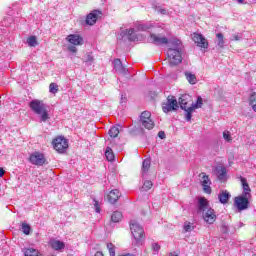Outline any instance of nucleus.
I'll list each match as a JSON object with an SVG mask.
<instances>
[{
  "label": "nucleus",
  "instance_id": "obj_35",
  "mask_svg": "<svg viewBox=\"0 0 256 256\" xmlns=\"http://www.w3.org/2000/svg\"><path fill=\"white\" fill-rule=\"evenodd\" d=\"M216 37L218 39V47H220V49H223V47L225 45V40L223 39V34L218 33V34H216Z\"/></svg>",
  "mask_w": 256,
  "mask_h": 256
},
{
  "label": "nucleus",
  "instance_id": "obj_26",
  "mask_svg": "<svg viewBox=\"0 0 256 256\" xmlns=\"http://www.w3.org/2000/svg\"><path fill=\"white\" fill-rule=\"evenodd\" d=\"M123 219V214L120 211H115L112 213L111 221L112 223H119Z\"/></svg>",
  "mask_w": 256,
  "mask_h": 256
},
{
  "label": "nucleus",
  "instance_id": "obj_6",
  "mask_svg": "<svg viewBox=\"0 0 256 256\" xmlns=\"http://www.w3.org/2000/svg\"><path fill=\"white\" fill-rule=\"evenodd\" d=\"M140 123L144 129L151 131L155 127V121L151 118V112L144 111L140 115Z\"/></svg>",
  "mask_w": 256,
  "mask_h": 256
},
{
  "label": "nucleus",
  "instance_id": "obj_23",
  "mask_svg": "<svg viewBox=\"0 0 256 256\" xmlns=\"http://www.w3.org/2000/svg\"><path fill=\"white\" fill-rule=\"evenodd\" d=\"M50 246L52 247V249H54L55 251H61V249H65V243L61 242L59 240H53L50 242Z\"/></svg>",
  "mask_w": 256,
  "mask_h": 256
},
{
  "label": "nucleus",
  "instance_id": "obj_37",
  "mask_svg": "<svg viewBox=\"0 0 256 256\" xmlns=\"http://www.w3.org/2000/svg\"><path fill=\"white\" fill-rule=\"evenodd\" d=\"M106 247L109 251L110 256H115V245H113V243H107Z\"/></svg>",
  "mask_w": 256,
  "mask_h": 256
},
{
  "label": "nucleus",
  "instance_id": "obj_4",
  "mask_svg": "<svg viewBox=\"0 0 256 256\" xmlns=\"http://www.w3.org/2000/svg\"><path fill=\"white\" fill-rule=\"evenodd\" d=\"M66 41L70 43V46H68V51L70 53H77V47L83 45L84 40L83 36L79 34H70L66 37Z\"/></svg>",
  "mask_w": 256,
  "mask_h": 256
},
{
  "label": "nucleus",
  "instance_id": "obj_18",
  "mask_svg": "<svg viewBox=\"0 0 256 256\" xmlns=\"http://www.w3.org/2000/svg\"><path fill=\"white\" fill-rule=\"evenodd\" d=\"M114 69H115L116 73H119L120 75H125L127 73V68H125V66H123L121 59L114 60Z\"/></svg>",
  "mask_w": 256,
  "mask_h": 256
},
{
  "label": "nucleus",
  "instance_id": "obj_7",
  "mask_svg": "<svg viewBox=\"0 0 256 256\" xmlns=\"http://www.w3.org/2000/svg\"><path fill=\"white\" fill-rule=\"evenodd\" d=\"M130 230L136 241H142V239H145V230H143V227L137 224V222L131 221Z\"/></svg>",
  "mask_w": 256,
  "mask_h": 256
},
{
  "label": "nucleus",
  "instance_id": "obj_15",
  "mask_svg": "<svg viewBox=\"0 0 256 256\" xmlns=\"http://www.w3.org/2000/svg\"><path fill=\"white\" fill-rule=\"evenodd\" d=\"M150 41L154 43V45H167V43H169L167 37H161L157 34H150Z\"/></svg>",
  "mask_w": 256,
  "mask_h": 256
},
{
  "label": "nucleus",
  "instance_id": "obj_46",
  "mask_svg": "<svg viewBox=\"0 0 256 256\" xmlns=\"http://www.w3.org/2000/svg\"><path fill=\"white\" fill-rule=\"evenodd\" d=\"M94 256H105V254L101 251H97Z\"/></svg>",
  "mask_w": 256,
  "mask_h": 256
},
{
  "label": "nucleus",
  "instance_id": "obj_50",
  "mask_svg": "<svg viewBox=\"0 0 256 256\" xmlns=\"http://www.w3.org/2000/svg\"><path fill=\"white\" fill-rule=\"evenodd\" d=\"M234 41H239V36L235 35L234 36Z\"/></svg>",
  "mask_w": 256,
  "mask_h": 256
},
{
  "label": "nucleus",
  "instance_id": "obj_5",
  "mask_svg": "<svg viewBox=\"0 0 256 256\" xmlns=\"http://www.w3.org/2000/svg\"><path fill=\"white\" fill-rule=\"evenodd\" d=\"M52 145L58 153H65L69 149V141L63 137L58 136L52 140Z\"/></svg>",
  "mask_w": 256,
  "mask_h": 256
},
{
  "label": "nucleus",
  "instance_id": "obj_12",
  "mask_svg": "<svg viewBox=\"0 0 256 256\" xmlns=\"http://www.w3.org/2000/svg\"><path fill=\"white\" fill-rule=\"evenodd\" d=\"M193 41L197 45V47H200L201 49H207L209 47V42L207 41V38L199 33H194L193 35Z\"/></svg>",
  "mask_w": 256,
  "mask_h": 256
},
{
  "label": "nucleus",
  "instance_id": "obj_43",
  "mask_svg": "<svg viewBox=\"0 0 256 256\" xmlns=\"http://www.w3.org/2000/svg\"><path fill=\"white\" fill-rule=\"evenodd\" d=\"M152 249H153V251H159V249H161V246L157 243H153L152 244Z\"/></svg>",
  "mask_w": 256,
  "mask_h": 256
},
{
  "label": "nucleus",
  "instance_id": "obj_11",
  "mask_svg": "<svg viewBox=\"0 0 256 256\" xmlns=\"http://www.w3.org/2000/svg\"><path fill=\"white\" fill-rule=\"evenodd\" d=\"M200 177L204 193H206L207 195H211V193H213V190L211 189V179H209V175H206L205 172H202L200 174Z\"/></svg>",
  "mask_w": 256,
  "mask_h": 256
},
{
  "label": "nucleus",
  "instance_id": "obj_45",
  "mask_svg": "<svg viewBox=\"0 0 256 256\" xmlns=\"http://www.w3.org/2000/svg\"><path fill=\"white\" fill-rule=\"evenodd\" d=\"M158 137H159L160 139H165V137H166L165 132H164V131H159V132H158Z\"/></svg>",
  "mask_w": 256,
  "mask_h": 256
},
{
  "label": "nucleus",
  "instance_id": "obj_49",
  "mask_svg": "<svg viewBox=\"0 0 256 256\" xmlns=\"http://www.w3.org/2000/svg\"><path fill=\"white\" fill-rule=\"evenodd\" d=\"M169 256H179V253H177V252H170Z\"/></svg>",
  "mask_w": 256,
  "mask_h": 256
},
{
  "label": "nucleus",
  "instance_id": "obj_21",
  "mask_svg": "<svg viewBox=\"0 0 256 256\" xmlns=\"http://www.w3.org/2000/svg\"><path fill=\"white\" fill-rule=\"evenodd\" d=\"M209 209V200H207V198L202 197L199 199L198 202V211H202L203 213H205V210Z\"/></svg>",
  "mask_w": 256,
  "mask_h": 256
},
{
  "label": "nucleus",
  "instance_id": "obj_30",
  "mask_svg": "<svg viewBox=\"0 0 256 256\" xmlns=\"http://www.w3.org/2000/svg\"><path fill=\"white\" fill-rule=\"evenodd\" d=\"M49 91L50 93H52L53 95L59 93V85H57V83L52 82L49 85Z\"/></svg>",
  "mask_w": 256,
  "mask_h": 256
},
{
  "label": "nucleus",
  "instance_id": "obj_19",
  "mask_svg": "<svg viewBox=\"0 0 256 256\" xmlns=\"http://www.w3.org/2000/svg\"><path fill=\"white\" fill-rule=\"evenodd\" d=\"M240 181L243 187L242 195H244L245 197H251V187H249L247 179L244 177H240Z\"/></svg>",
  "mask_w": 256,
  "mask_h": 256
},
{
  "label": "nucleus",
  "instance_id": "obj_47",
  "mask_svg": "<svg viewBox=\"0 0 256 256\" xmlns=\"http://www.w3.org/2000/svg\"><path fill=\"white\" fill-rule=\"evenodd\" d=\"M5 175V169L0 168V177H3Z\"/></svg>",
  "mask_w": 256,
  "mask_h": 256
},
{
  "label": "nucleus",
  "instance_id": "obj_36",
  "mask_svg": "<svg viewBox=\"0 0 256 256\" xmlns=\"http://www.w3.org/2000/svg\"><path fill=\"white\" fill-rule=\"evenodd\" d=\"M22 231L24 235H29V233H31V226L27 223H22Z\"/></svg>",
  "mask_w": 256,
  "mask_h": 256
},
{
  "label": "nucleus",
  "instance_id": "obj_9",
  "mask_svg": "<svg viewBox=\"0 0 256 256\" xmlns=\"http://www.w3.org/2000/svg\"><path fill=\"white\" fill-rule=\"evenodd\" d=\"M179 108V104L177 103V99L175 97L169 96L167 102L163 104L162 111L164 113H169L171 111H175Z\"/></svg>",
  "mask_w": 256,
  "mask_h": 256
},
{
  "label": "nucleus",
  "instance_id": "obj_48",
  "mask_svg": "<svg viewBox=\"0 0 256 256\" xmlns=\"http://www.w3.org/2000/svg\"><path fill=\"white\" fill-rule=\"evenodd\" d=\"M118 256H137V255L131 254V253H126V254H120Z\"/></svg>",
  "mask_w": 256,
  "mask_h": 256
},
{
  "label": "nucleus",
  "instance_id": "obj_32",
  "mask_svg": "<svg viewBox=\"0 0 256 256\" xmlns=\"http://www.w3.org/2000/svg\"><path fill=\"white\" fill-rule=\"evenodd\" d=\"M109 135L110 137H112L113 139H115L116 137H119V128L117 126H113L110 130H109Z\"/></svg>",
  "mask_w": 256,
  "mask_h": 256
},
{
  "label": "nucleus",
  "instance_id": "obj_27",
  "mask_svg": "<svg viewBox=\"0 0 256 256\" xmlns=\"http://www.w3.org/2000/svg\"><path fill=\"white\" fill-rule=\"evenodd\" d=\"M105 156H106L107 161L115 160V154L113 153V149H111V147L106 148Z\"/></svg>",
  "mask_w": 256,
  "mask_h": 256
},
{
  "label": "nucleus",
  "instance_id": "obj_3",
  "mask_svg": "<svg viewBox=\"0 0 256 256\" xmlns=\"http://www.w3.org/2000/svg\"><path fill=\"white\" fill-rule=\"evenodd\" d=\"M179 105L186 113V121H190L193 117V98L190 95L184 94L179 98Z\"/></svg>",
  "mask_w": 256,
  "mask_h": 256
},
{
  "label": "nucleus",
  "instance_id": "obj_14",
  "mask_svg": "<svg viewBox=\"0 0 256 256\" xmlns=\"http://www.w3.org/2000/svg\"><path fill=\"white\" fill-rule=\"evenodd\" d=\"M99 17H101V11H99V10L92 11L86 17V24L87 25H95V23H97V19H99Z\"/></svg>",
  "mask_w": 256,
  "mask_h": 256
},
{
  "label": "nucleus",
  "instance_id": "obj_29",
  "mask_svg": "<svg viewBox=\"0 0 256 256\" xmlns=\"http://www.w3.org/2000/svg\"><path fill=\"white\" fill-rule=\"evenodd\" d=\"M249 105H250V107H252L253 111H255V113H256V92H253L250 95Z\"/></svg>",
  "mask_w": 256,
  "mask_h": 256
},
{
  "label": "nucleus",
  "instance_id": "obj_10",
  "mask_svg": "<svg viewBox=\"0 0 256 256\" xmlns=\"http://www.w3.org/2000/svg\"><path fill=\"white\" fill-rule=\"evenodd\" d=\"M29 161L32 163V165H37L38 167H42V165H45V163H47L45 155L40 152L32 153L29 157Z\"/></svg>",
  "mask_w": 256,
  "mask_h": 256
},
{
  "label": "nucleus",
  "instance_id": "obj_20",
  "mask_svg": "<svg viewBox=\"0 0 256 256\" xmlns=\"http://www.w3.org/2000/svg\"><path fill=\"white\" fill-rule=\"evenodd\" d=\"M231 198V194L227 190H221L218 199L222 205H227L229 203V199Z\"/></svg>",
  "mask_w": 256,
  "mask_h": 256
},
{
  "label": "nucleus",
  "instance_id": "obj_31",
  "mask_svg": "<svg viewBox=\"0 0 256 256\" xmlns=\"http://www.w3.org/2000/svg\"><path fill=\"white\" fill-rule=\"evenodd\" d=\"M192 107H193V111H195V109H201L203 107V98L199 96L197 98L196 104L192 102Z\"/></svg>",
  "mask_w": 256,
  "mask_h": 256
},
{
  "label": "nucleus",
  "instance_id": "obj_38",
  "mask_svg": "<svg viewBox=\"0 0 256 256\" xmlns=\"http://www.w3.org/2000/svg\"><path fill=\"white\" fill-rule=\"evenodd\" d=\"M193 229H195V227L193 226V224H191V222H186L184 224V231L186 233H189V232L193 231Z\"/></svg>",
  "mask_w": 256,
  "mask_h": 256
},
{
  "label": "nucleus",
  "instance_id": "obj_41",
  "mask_svg": "<svg viewBox=\"0 0 256 256\" xmlns=\"http://www.w3.org/2000/svg\"><path fill=\"white\" fill-rule=\"evenodd\" d=\"M94 207L96 209V213H101V207L99 206V202L95 201Z\"/></svg>",
  "mask_w": 256,
  "mask_h": 256
},
{
  "label": "nucleus",
  "instance_id": "obj_25",
  "mask_svg": "<svg viewBox=\"0 0 256 256\" xmlns=\"http://www.w3.org/2000/svg\"><path fill=\"white\" fill-rule=\"evenodd\" d=\"M24 256H43V254H41L37 249L27 248L24 251Z\"/></svg>",
  "mask_w": 256,
  "mask_h": 256
},
{
  "label": "nucleus",
  "instance_id": "obj_8",
  "mask_svg": "<svg viewBox=\"0 0 256 256\" xmlns=\"http://www.w3.org/2000/svg\"><path fill=\"white\" fill-rule=\"evenodd\" d=\"M251 197L240 195L234 198V206L238 209V211H245L249 209V199Z\"/></svg>",
  "mask_w": 256,
  "mask_h": 256
},
{
  "label": "nucleus",
  "instance_id": "obj_28",
  "mask_svg": "<svg viewBox=\"0 0 256 256\" xmlns=\"http://www.w3.org/2000/svg\"><path fill=\"white\" fill-rule=\"evenodd\" d=\"M27 44L30 47H37L39 45V42H37V36H30L27 38Z\"/></svg>",
  "mask_w": 256,
  "mask_h": 256
},
{
  "label": "nucleus",
  "instance_id": "obj_40",
  "mask_svg": "<svg viewBox=\"0 0 256 256\" xmlns=\"http://www.w3.org/2000/svg\"><path fill=\"white\" fill-rule=\"evenodd\" d=\"M93 56H91L90 54H87L86 55V59H85V62L86 63H93Z\"/></svg>",
  "mask_w": 256,
  "mask_h": 256
},
{
  "label": "nucleus",
  "instance_id": "obj_39",
  "mask_svg": "<svg viewBox=\"0 0 256 256\" xmlns=\"http://www.w3.org/2000/svg\"><path fill=\"white\" fill-rule=\"evenodd\" d=\"M223 137H224L225 141H228V142L233 141V138L231 137V134L229 133V131L223 132Z\"/></svg>",
  "mask_w": 256,
  "mask_h": 256
},
{
  "label": "nucleus",
  "instance_id": "obj_51",
  "mask_svg": "<svg viewBox=\"0 0 256 256\" xmlns=\"http://www.w3.org/2000/svg\"><path fill=\"white\" fill-rule=\"evenodd\" d=\"M238 3H241V4H243V0H238Z\"/></svg>",
  "mask_w": 256,
  "mask_h": 256
},
{
  "label": "nucleus",
  "instance_id": "obj_24",
  "mask_svg": "<svg viewBox=\"0 0 256 256\" xmlns=\"http://www.w3.org/2000/svg\"><path fill=\"white\" fill-rule=\"evenodd\" d=\"M184 75L190 85H195L197 83V76H195V74L191 72H185Z\"/></svg>",
  "mask_w": 256,
  "mask_h": 256
},
{
  "label": "nucleus",
  "instance_id": "obj_33",
  "mask_svg": "<svg viewBox=\"0 0 256 256\" xmlns=\"http://www.w3.org/2000/svg\"><path fill=\"white\" fill-rule=\"evenodd\" d=\"M226 175H227V168L221 167L220 170H218L219 181H223V179H225Z\"/></svg>",
  "mask_w": 256,
  "mask_h": 256
},
{
  "label": "nucleus",
  "instance_id": "obj_44",
  "mask_svg": "<svg viewBox=\"0 0 256 256\" xmlns=\"http://www.w3.org/2000/svg\"><path fill=\"white\" fill-rule=\"evenodd\" d=\"M138 29H139V31H147V29H149V27H147L145 25H139Z\"/></svg>",
  "mask_w": 256,
  "mask_h": 256
},
{
  "label": "nucleus",
  "instance_id": "obj_34",
  "mask_svg": "<svg viewBox=\"0 0 256 256\" xmlns=\"http://www.w3.org/2000/svg\"><path fill=\"white\" fill-rule=\"evenodd\" d=\"M153 187V182L151 180H146L142 186V191H149Z\"/></svg>",
  "mask_w": 256,
  "mask_h": 256
},
{
  "label": "nucleus",
  "instance_id": "obj_1",
  "mask_svg": "<svg viewBox=\"0 0 256 256\" xmlns=\"http://www.w3.org/2000/svg\"><path fill=\"white\" fill-rule=\"evenodd\" d=\"M171 45L172 47L168 49L165 61L170 67H177V65H181V63H183L181 40H173Z\"/></svg>",
  "mask_w": 256,
  "mask_h": 256
},
{
  "label": "nucleus",
  "instance_id": "obj_42",
  "mask_svg": "<svg viewBox=\"0 0 256 256\" xmlns=\"http://www.w3.org/2000/svg\"><path fill=\"white\" fill-rule=\"evenodd\" d=\"M233 159H235V154L233 152H230L228 156L229 163H233Z\"/></svg>",
  "mask_w": 256,
  "mask_h": 256
},
{
  "label": "nucleus",
  "instance_id": "obj_16",
  "mask_svg": "<svg viewBox=\"0 0 256 256\" xmlns=\"http://www.w3.org/2000/svg\"><path fill=\"white\" fill-rule=\"evenodd\" d=\"M122 36L127 37L128 41L130 42L139 41V36H137L135 29L133 28L122 31Z\"/></svg>",
  "mask_w": 256,
  "mask_h": 256
},
{
  "label": "nucleus",
  "instance_id": "obj_2",
  "mask_svg": "<svg viewBox=\"0 0 256 256\" xmlns=\"http://www.w3.org/2000/svg\"><path fill=\"white\" fill-rule=\"evenodd\" d=\"M28 105L35 115H39L40 120L43 121V123L49 121V112L47 111V105H45L43 100L35 99L29 102Z\"/></svg>",
  "mask_w": 256,
  "mask_h": 256
},
{
  "label": "nucleus",
  "instance_id": "obj_22",
  "mask_svg": "<svg viewBox=\"0 0 256 256\" xmlns=\"http://www.w3.org/2000/svg\"><path fill=\"white\" fill-rule=\"evenodd\" d=\"M151 169V160L145 159L142 162V177H145L149 173V170Z\"/></svg>",
  "mask_w": 256,
  "mask_h": 256
},
{
  "label": "nucleus",
  "instance_id": "obj_17",
  "mask_svg": "<svg viewBox=\"0 0 256 256\" xmlns=\"http://www.w3.org/2000/svg\"><path fill=\"white\" fill-rule=\"evenodd\" d=\"M119 197H120L119 190L114 189L108 193L107 201L108 203H111V205H115V202L119 201Z\"/></svg>",
  "mask_w": 256,
  "mask_h": 256
},
{
  "label": "nucleus",
  "instance_id": "obj_13",
  "mask_svg": "<svg viewBox=\"0 0 256 256\" xmlns=\"http://www.w3.org/2000/svg\"><path fill=\"white\" fill-rule=\"evenodd\" d=\"M203 219L209 225H213V223L217 221V215H215V210L212 208H208L203 214Z\"/></svg>",
  "mask_w": 256,
  "mask_h": 256
}]
</instances>
